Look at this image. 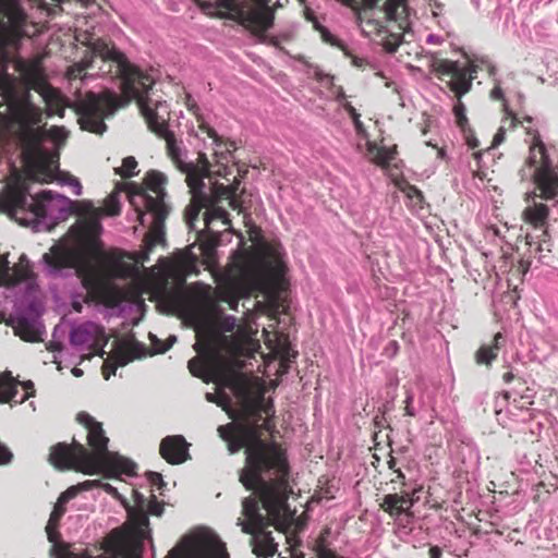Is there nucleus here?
Wrapping results in <instances>:
<instances>
[{
	"label": "nucleus",
	"instance_id": "2eb2a0df",
	"mask_svg": "<svg viewBox=\"0 0 558 558\" xmlns=\"http://www.w3.org/2000/svg\"><path fill=\"white\" fill-rule=\"evenodd\" d=\"M96 482L97 481H85L77 485H73L59 496L46 526L48 541L52 544L50 550L51 555L57 556V558H63L66 549L65 545L60 542V533L58 532L59 521L66 510L65 505L80 492L92 489Z\"/></svg>",
	"mask_w": 558,
	"mask_h": 558
},
{
	"label": "nucleus",
	"instance_id": "ddd939ff",
	"mask_svg": "<svg viewBox=\"0 0 558 558\" xmlns=\"http://www.w3.org/2000/svg\"><path fill=\"white\" fill-rule=\"evenodd\" d=\"M166 558H230L226 544L217 535L198 538L186 537L173 547Z\"/></svg>",
	"mask_w": 558,
	"mask_h": 558
},
{
	"label": "nucleus",
	"instance_id": "4468645a",
	"mask_svg": "<svg viewBox=\"0 0 558 558\" xmlns=\"http://www.w3.org/2000/svg\"><path fill=\"white\" fill-rule=\"evenodd\" d=\"M96 482L97 481H85L77 485H73L59 496L46 526L48 541L52 544L50 550L51 555L57 556V558H63L66 549L65 545L60 542V533L58 532L59 521L66 510L65 505L80 492L92 489Z\"/></svg>",
	"mask_w": 558,
	"mask_h": 558
},
{
	"label": "nucleus",
	"instance_id": "4d7b16f0",
	"mask_svg": "<svg viewBox=\"0 0 558 558\" xmlns=\"http://www.w3.org/2000/svg\"><path fill=\"white\" fill-rule=\"evenodd\" d=\"M13 459L10 449L0 441V464H9Z\"/></svg>",
	"mask_w": 558,
	"mask_h": 558
},
{
	"label": "nucleus",
	"instance_id": "72a5a7b5",
	"mask_svg": "<svg viewBox=\"0 0 558 558\" xmlns=\"http://www.w3.org/2000/svg\"><path fill=\"white\" fill-rule=\"evenodd\" d=\"M239 181H235L230 186H217L216 194L218 196H225L229 199V204L233 209H238L241 207V202L238 199L236 191L239 189Z\"/></svg>",
	"mask_w": 558,
	"mask_h": 558
},
{
	"label": "nucleus",
	"instance_id": "6e6d98bb",
	"mask_svg": "<svg viewBox=\"0 0 558 558\" xmlns=\"http://www.w3.org/2000/svg\"><path fill=\"white\" fill-rule=\"evenodd\" d=\"M259 409L263 411L266 415H274L275 409H274V402L271 399L265 400L264 396L262 395L259 398Z\"/></svg>",
	"mask_w": 558,
	"mask_h": 558
},
{
	"label": "nucleus",
	"instance_id": "20e7f679",
	"mask_svg": "<svg viewBox=\"0 0 558 558\" xmlns=\"http://www.w3.org/2000/svg\"><path fill=\"white\" fill-rule=\"evenodd\" d=\"M0 93L9 99L14 126H17V130L13 128L12 141L24 142L41 160L49 158L52 162L54 155L48 154L41 147V142L45 137H50L56 144L63 143L68 137L65 129L59 126H53L49 131L40 128L36 129L41 121V110L32 102L29 90H26L23 95L20 94L14 76H0ZM56 158H58L57 155Z\"/></svg>",
	"mask_w": 558,
	"mask_h": 558
},
{
	"label": "nucleus",
	"instance_id": "5701e85b",
	"mask_svg": "<svg viewBox=\"0 0 558 558\" xmlns=\"http://www.w3.org/2000/svg\"><path fill=\"white\" fill-rule=\"evenodd\" d=\"M264 265L267 271L276 279H281L287 271V265L283 255L278 247L267 246L265 248Z\"/></svg>",
	"mask_w": 558,
	"mask_h": 558
},
{
	"label": "nucleus",
	"instance_id": "5fc2aeb1",
	"mask_svg": "<svg viewBox=\"0 0 558 558\" xmlns=\"http://www.w3.org/2000/svg\"><path fill=\"white\" fill-rule=\"evenodd\" d=\"M111 558H142L141 549L133 548L130 550L120 549L118 554L113 555Z\"/></svg>",
	"mask_w": 558,
	"mask_h": 558
},
{
	"label": "nucleus",
	"instance_id": "423d86ee",
	"mask_svg": "<svg viewBox=\"0 0 558 558\" xmlns=\"http://www.w3.org/2000/svg\"><path fill=\"white\" fill-rule=\"evenodd\" d=\"M72 204L66 196L49 190L32 195L26 184L12 186L5 201L7 209L13 218L17 219L21 213H29L35 220L64 219Z\"/></svg>",
	"mask_w": 558,
	"mask_h": 558
},
{
	"label": "nucleus",
	"instance_id": "69168bd1",
	"mask_svg": "<svg viewBox=\"0 0 558 558\" xmlns=\"http://www.w3.org/2000/svg\"><path fill=\"white\" fill-rule=\"evenodd\" d=\"M505 134H506L505 129L502 126L499 128L498 132L494 136L492 147H496V146L500 145L505 141Z\"/></svg>",
	"mask_w": 558,
	"mask_h": 558
},
{
	"label": "nucleus",
	"instance_id": "0e129e2a",
	"mask_svg": "<svg viewBox=\"0 0 558 558\" xmlns=\"http://www.w3.org/2000/svg\"><path fill=\"white\" fill-rule=\"evenodd\" d=\"M317 558H338V556L329 548V547H322L320 549L316 550Z\"/></svg>",
	"mask_w": 558,
	"mask_h": 558
},
{
	"label": "nucleus",
	"instance_id": "a18cd8bd",
	"mask_svg": "<svg viewBox=\"0 0 558 558\" xmlns=\"http://www.w3.org/2000/svg\"><path fill=\"white\" fill-rule=\"evenodd\" d=\"M236 319L232 315L221 316L217 323L218 329L222 332H231L235 328Z\"/></svg>",
	"mask_w": 558,
	"mask_h": 558
},
{
	"label": "nucleus",
	"instance_id": "a878e982",
	"mask_svg": "<svg viewBox=\"0 0 558 558\" xmlns=\"http://www.w3.org/2000/svg\"><path fill=\"white\" fill-rule=\"evenodd\" d=\"M187 367L194 377L202 378L205 383H217L220 380H228L221 374L220 369H216L211 373L206 372L204 364L197 357L190 360L187 363Z\"/></svg>",
	"mask_w": 558,
	"mask_h": 558
},
{
	"label": "nucleus",
	"instance_id": "0eeeda50",
	"mask_svg": "<svg viewBox=\"0 0 558 558\" xmlns=\"http://www.w3.org/2000/svg\"><path fill=\"white\" fill-rule=\"evenodd\" d=\"M519 174L522 180H532L539 191L538 196L543 199H554L558 197V163H556L543 143L541 135L536 133L530 147V155L526 165ZM527 201L537 196L533 191L526 194Z\"/></svg>",
	"mask_w": 558,
	"mask_h": 558
},
{
	"label": "nucleus",
	"instance_id": "79ce46f5",
	"mask_svg": "<svg viewBox=\"0 0 558 558\" xmlns=\"http://www.w3.org/2000/svg\"><path fill=\"white\" fill-rule=\"evenodd\" d=\"M466 108L464 104L461 101V99H458V102L453 107V113L457 120V124L459 128L464 130L465 125L468 124V118L465 114Z\"/></svg>",
	"mask_w": 558,
	"mask_h": 558
},
{
	"label": "nucleus",
	"instance_id": "603ef678",
	"mask_svg": "<svg viewBox=\"0 0 558 558\" xmlns=\"http://www.w3.org/2000/svg\"><path fill=\"white\" fill-rule=\"evenodd\" d=\"M147 480L149 481V483L153 485V486H156L157 489H161L163 486H166V483L161 476L160 473H157V472H148L147 473Z\"/></svg>",
	"mask_w": 558,
	"mask_h": 558
},
{
	"label": "nucleus",
	"instance_id": "680f3d73",
	"mask_svg": "<svg viewBox=\"0 0 558 558\" xmlns=\"http://www.w3.org/2000/svg\"><path fill=\"white\" fill-rule=\"evenodd\" d=\"M490 97L493 99L501 100L504 99V90L500 87V81L495 78V87L490 92Z\"/></svg>",
	"mask_w": 558,
	"mask_h": 558
},
{
	"label": "nucleus",
	"instance_id": "bf43d9fd",
	"mask_svg": "<svg viewBox=\"0 0 558 558\" xmlns=\"http://www.w3.org/2000/svg\"><path fill=\"white\" fill-rule=\"evenodd\" d=\"M399 3L393 0H387L385 3V11L387 13V16L390 20H396L397 10H398Z\"/></svg>",
	"mask_w": 558,
	"mask_h": 558
},
{
	"label": "nucleus",
	"instance_id": "6e6552de",
	"mask_svg": "<svg viewBox=\"0 0 558 558\" xmlns=\"http://www.w3.org/2000/svg\"><path fill=\"white\" fill-rule=\"evenodd\" d=\"M40 315L41 304L36 296V291L31 284H25L23 293L16 296L14 301L13 310L7 324L23 340L36 342L40 340V336L44 332Z\"/></svg>",
	"mask_w": 558,
	"mask_h": 558
},
{
	"label": "nucleus",
	"instance_id": "49530a36",
	"mask_svg": "<svg viewBox=\"0 0 558 558\" xmlns=\"http://www.w3.org/2000/svg\"><path fill=\"white\" fill-rule=\"evenodd\" d=\"M404 403L405 415L416 416L417 413L421 411L418 407L414 405V395L411 390H407Z\"/></svg>",
	"mask_w": 558,
	"mask_h": 558
},
{
	"label": "nucleus",
	"instance_id": "37998d69",
	"mask_svg": "<svg viewBox=\"0 0 558 558\" xmlns=\"http://www.w3.org/2000/svg\"><path fill=\"white\" fill-rule=\"evenodd\" d=\"M59 182L62 185H70V186H72L73 193L76 196H80L82 194V192H83V189H82V185H81L78 179L73 177V175L64 174V175L59 178Z\"/></svg>",
	"mask_w": 558,
	"mask_h": 558
},
{
	"label": "nucleus",
	"instance_id": "13d9d810",
	"mask_svg": "<svg viewBox=\"0 0 558 558\" xmlns=\"http://www.w3.org/2000/svg\"><path fill=\"white\" fill-rule=\"evenodd\" d=\"M202 130H204V131L207 133V135H208L210 138H213L214 145H215L216 147H220V146H221V144H222V140H221V137L218 135L217 131H216L214 128H211V126H209V125H204V126H202Z\"/></svg>",
	"mask_w": 558,
	"mask_h": 558
},
{
	"label": "nucleus",
	"instance_id": "1a4fd4ad",
	"mask_svg": "<svg viewBox=\"0 0 558 558\" xmlns=\"http://www.w3.org/2000/svg\"><path fill=\"white\" fill-rule=\"evenodd\" d=\"M117 108L118 97L114 92H88L75 100L81 129L96 134L106 132L107 125L104 120L113 116Z\"/></svg>",
	"mask_w": 558,
	"mask_h": 558
},
{
	"label": "nucleus",
	"instance_id": "dca6fc26",
	"mask_svg": "<svg viewBox=\"0 0 558 558\" xmlns=\"http://www.w3.org/2000/svg\"><path fill=\"white\" fill-rule=\"evenodd\" d=\"M145 355V347L140 342H133L128 345L126 342L118 340L113 342L112 354L102 365V375L108 380L119 366H125L134 359Z\"/></svg>",
	"mask_w": 558,
	"mask_h": 558
},
{
	"label": "nucleus",
	"instance_id": "393cba45",
	"mask_svg": "<svg viewBox=\"0 0 558 558\" xmlns=\"http://www.w3.org/2000/svg\"><path fill=\"white\" fill-rule=\"evenodd\" d=\"M505 343V336L497 332L494 336L492 344H483L475 353V361L477 364L489 365L498 355V352Z\"/></svg>",
	"mask_w": 558,
	"mask_h": 558
},
{
	"label": "nucleus",
	"instance_id": "c85d7f7f",
	"mask_svg": "<svg viewBox=\"0 0 558 558\" xmlns=\"http://www.w3.org/2000/svg\"><path fill=\"white\" fill-rule=\"evenodd\" d=\"M69 333L70 329L66 324L56 325L47 349L51 352H61L63 350V342L69 338Z\"/></svg>",
	"mask_w": 558,
	"mask_h": 558
},
{
	"label": "nucleus",
	"instance_id": "aec40b11",
	"mask_svg": "<svg viewBox=\"0 0 558 558\" xmlns=\"http://www.w3.org/2000/svg\"><path fill=\"white\" fill-rule=\"evenodd\" d=\"M158 244H166L165 221L153 219L149 226V231L144 239L143 250L134 252L132 259L136 264L144 265L145 263L149 262L150 253Z\"/></svg>",
	"mask_w": 558,
	"mask_h": 558
},
{
	"label": "nucleus",
	"instance_id": "e2e57ef3",
	"mask_svg": "<svg viewBox=\"0 0 558 558\" xmlns=\"http://www.w3.org/2000/svg\"><path fill=\"white\" fill-rule=\"evenodd\" d=\"M402 501H400V505H402L405 510H411V508L414 506V504L418 500V498H410L409 494L400 495Z\"/></svg>",
	"mask_w": 558,
	"mask_h": 558
},
{
	"label": "nucleus",
	"instance_id": "c03bdc74",
	"mask_svg": "<svg viewBox=\"0 0 558 558\" xmlns=\"http://www.w3.org/2000/svg\"><path fill=\"white\" fill-rule=\"evenodd\" d=\"M343 109L352 118L353 124H354V128H355L356 132L357 133L364 132V126H363L362 121L360 120V113L356 111V109L350 102H344L343 104Z\"/></svg>",
	"mask_w": 558,
	"mask_h": 558
},
{
	"label": "nucleus",
	"instance_id": "a19ab883",
	"mask_svg": "<svg viewBox=\"0 0 558 558\" xmlns=\"http://www.w3.org/2000/svg\"><path fill=\"white\" fill-rule=\"evenodd\" d=\"M137 167V161L134 157H125L122 161V167L118 173L123 178H131L134 175V170Z\"/></svg>",
	"mask_w": 558,
	"mask_h": 558
},
{
	"label": "nucleus",
	"instance_id": "4be33fe9",
	"mask_svg": "<svg viewBox=\"0 0 558 558\" xmlns=\"http://www.w3.org/2000/svg\"><path fill=\"white\" fill-rule=\"evenodd\" d=\"M252 535L251 545L253 547V553L257 557H271L277 551V544L271 535V532L265 531V527L260 530H255L253 533H248Z\"/></svg>",
	"mask_w": 558,
	"mask_h": 558
},
{
	"label": "nucleus",
	"instance_id": "052dcab7",
	"mask_svg": "<svg viewBox=\"0 0 558 558\" xmlns=\"http://www.w3.org/2000/svg\"><path fill=\"white\" fill-rule=\"evenodd\" d=\"M232 430H233V424L232 423L227 424V425H221V426L218 427L219 436L225 441H228L232 437L231 436Z\"/></svg>",
	"mask_w": 558,
	"mask_h": 558
},
{
	"label": "nucleus",
	"instance_id": "f704fd0d",
	"mask_svg": "<svg viewBox=\"0 0 558 558\" xmlns=\"http://www.w3.org/2000/svg\"><path fill=\"white\" fill-rule=\"evenodd\" d=\"M15 281L10 263L0 255V287H13Z\"/></svg>",
	"mask_w": 558,
	"mask_h": 558
},
{
	"label": "nucleus",
	"instance_id": "774afa93",
	"mask_svg": "<svg viewBox=\"0 0 558 558\" xmlns=\"http://www.w3.org/2000/svg\"><path fill=\"white\" fill-rule=\"evenodd\" d=\"M429 558H441L442 549L439 546H432L428 551Z\"/></svg>",
	"mask_w": 558,
	"mask_h": 558
},
{
	"label": "nucleus",
	"instance_id": "f03ea898",
	"mask_svg": "<svg viewBox=\"0 0 558 558\" xmlns=\"http://www.w3.org/2000/svg\"><path fill=\"white\" fill-rule=\"evenodd\" d=\"M227 442L230 453L245 448V466L240 472V482L246 489L256 488L265 510L278 517L283 504L280 493L287 486L290 473L286 451L276 444L262 440L255 426L243 427L240 437H231Z\"/></svg>",
	"mask_w": 558,
	"mask_h": 558
},
{
	"label": "nucleus",
	"instance_id": "de8ad7c7",
	"mask_svg": "<svg viewBox=\"0 0 558 558\" xmlns=\"http://www.w3.org/2000/svg\"><path fill=\"white\" fill-rule=\"evenodd\" d=\"M96 481H97L96 484L92 488L99 486L106 493H108L109 495H111L112 497H114L116 499L120 500L122 504L125 505V499L123 498V496L121 494H119V492L116 487H113L111 484L102 483L99 480H96Z\"/></svg>",
	"mask_w": 558,
	"mask_h": 558
},
{
	"label": "nucleus",
	"instance_id": "9d476101",
	"mask_svg": "<svg viewBox=\"0 0 558 558\" xmlns=\"http://www.w3.org/2000/svg\"><path fill=\"white\" fill-rule=\"evenodd\" d=\"M166 183L167 177L162 172L150 170L145 175L144 184L155 196L142 189L132 194L131 203L136 207L142 226H145L146 214H150L154 220L166 221L168 218L171 205L163 187Z\"/></svg>",
	"mask_w": 558,
	"mask_h": 558
},
{
	"label": "nucleus",
	"instance_id": "3c124183",
	"mask_svg": "<svg viewBox=\"0 0 558 558\" xmlns=\"http://www.w3.org/2000/svg\"><path fill=\"white\" fill-rule=\"evenodd\" d=\"M198 214H199V207L190 206L189 208H186V214H185L186 223H187L189 228L192 230H195V221L198 218Z\"/></svg>",
	"mask_w": 558,
	"mask_h": 558
},
{
	"label": "nucleus",
	"instance_id": "f257e3e1",
	"mask_svg": "<svg viewBox=\"0 0 558 558\" xmlns=\"http://www.w3.org/2000/svg\"><path fill=\"white\" fill-rule=\"evenodd\" d=\"M87 47L88 50L81 61L69 66L66 71L69 80L80 77L85 81L89 76L87 74L81 76V74L85 70L96 66L98 75H110L117 78L122 94L129 99L137 100L150 131L166 140L168 153L179 170L186 174V183L193 194H205L204 175L194 162H187L183 159V150L177 143L174 134L169 130L165 116L158 111L165 106L161 102L153 104V100L148 97V90L151 88L154 80L138 66L131 63L128 57L114 45H110L104 39L90 40Z\"/></svg>",
	"mask_w": 558,
	"mask_h": 558
},
{
	"label": "nucleus",
	"instance_id": "bb28decb",
	"mask_svg": "<svg viewBox=\"0 0 558 558\" xmlns=\"http://www.w3.org/2000/svg\"><path fill=\"white\" fill-rule=\"evenodd\" d=\"M468 74L469 70L461 68L449 82V87L456 94L458 99H461V97L472 88V81L474 80V76L470 75V77H468Z\"/></svg>",
	"mask_w": 558,
	"mask_h": 558
},
{
	"label": "nucleus",
	"instance_id": "f3484780",
	"mask_svg": "<svg viewBox=\"0 0 558 558\" xmlns=\"http://www.w3.org/2000/svg\"><path fill=\"white\" fill-rule=\"evenodd\" d=\"M255 496H248L242 501V513L247 519L246 521L238 519L236 525L241 527L243 533H253L255 530H260L268 525V520L259 511V501L264 506V501L256 488L252 489Z\"/></svg>",
	"mask_w": 558,
	"mask_h": 558
},
{
	"label": "nucleus",
	"instance_id": "e433bc0d",
	"mask_svg": "<svg viewBox=\"0 0 558 558\" xmlns=\"http://www.w3.org/2000/svg\"><path fill=\"white\" fill-rule=\"evenodd\" d=\"M305 17L307 21L313 22L315 29L319 31L325 41L336 45V38L324 26L319 24L314 12L311 9L305 10Z\"/></svg>",
	"mask_w": 558,
	"mask_h": 558
},
{
	"label": "nucleus",
	"instance_id": "2f4dec72",
	"mask_svg": "<svg viewBox=\"0 0 558 558\" xmlns=\"http://www.w3.org/2000/svg\"><path fill=\"white\" fill-rule=\"evenodd\" d=\"M88 215V230L93 235H98L102 231L101 218L104 217V213L101 208H96L93 204H88L87 208Z\"/></svg>",
	"mask_w": 558,
	"mask_h": 558
},
{
	"label": "nucleus",
	"instance_id": "ea45409f",
	"mask_svg": "<svg viewBox=\"0 0 558 558\" xmlns=\"http://www.w3.org/2000/svg\"><path fill=\"white\" fill-rule=\"evenodd\" d=\"M150 340L155 353H165L177 342V337L170 336L167 343H162L155 335H150Z\"/></svg>",
	"mask_w": 558,
	"mask_h": 558
},
{
	"label": "nucleus",
	"instance_id": "412c9836",
	"mask_svg": "<svg viewBox=\"0 0 558 558\" xmlns=\"http://www.w3.org/2000/svg\"><path fill=\"white\" fill-rule=\"evenodd\" d=\"M10 75L5 69L0 71V76ZM14 119L9 108V99L0 93V149L9 147L12 143Z\"/></svg>",
	"mask_w": 558,
	"mask_h": 558
},
{
	"label": "nucleus",
	"instance_id": "338daca9",
	"mask_svg": "<svg viewBox=\"0 0 558 558\" xmlns=\"http://www.w3.org/2000/svg\"><path fill=\"white\" fill-rule=\"evenodd\" d=\"M315 77L317 81H319L322 83L326 82V83L332 84V81H333L332 76H330L329 74L323 73L319 69L315 70Z\"/></svg>",
	"mask_w": 558,
	"mask_h": 558
},
{
	"label": "nucleus",
	"instance_id": "c756f323",
	"mask_svg": "<svg viewBox=\"0 0 558 558\" xmlns=\"http://www.w3.org/2000/svg\"><path fill=\"white\" fill-rule=\"evenodd\" d=\"M413 518V512L405 509L393 518L396 524V533L400 538L410 535L412 531Z\"/></svg>",
	"mask_w": 558,
	"mask_h": 558
},
{
	"label": "nucleus",
	"instance_id": "6ab92c4d",
	"mask_svg": "<svg viewBox=\"0 0 558 558\" xmlns=\"http://www.w3.org/2000/svg\"><path fill=\"white\" fill-rule=\"evenodd\" d=\"M134 501L135 507H126L128 517L134 534L141 539H145L150 537L149 519L145 511L146 497L138 492H134Z\"/></svg>",
	"mask_w": 558,
	"mask_h": 558
},
{
	"label": "nucleus",
	"instance_id": "cd10ccee",
	"mask_svg": "<svg viewBox=\"0 0 558 558\" xmlns=\"http://www.w3.org/2000/svg\"><path fill=\"white\" fill-rule=\"evenodd\" d=\"M11 372H4L0 375V403L12 401L17 395V386Z\"/></svg>",
	"mask_w": 558,
	"mask_h": 558
},
{
	"label": "nucleus",
	"instance_id": "864d4df0",
	"mask_svg": "<svg viewBox=\"0 0 558 558\" xmlns=\"http://www.w3.org/2000/svg\"><path fill=\"white\" fill-rule=\"evenodd\" d=\"M22 386L26 390V392L22 396V398L20 400L15 401V403H23L28 398L35 396L34 383L32 380H26V381L22 383Z\"/></svg>",
	"mask_w": 558,
	"mask_h": 558
},
{
	"label": "nucleus",
	"instance_id": "f8f14e48",
	"mask_svg": "<svg viewBox=\"0 0 558 558\" xmlns=\"http://www.w3.org/2000/svg\"><path fill=\"white\" fill-rule=\"evenodd\" d=\"M43 271L52 280L78 277L81 272L80 258L71 248L53 245L41 257Z\"/></svg>",
	"mask_w": 558,
	"mask_h": 558
},
{
	"label": "nucleus",
	"instance_id": "c9c22d12",
	"mask_svg": "<svg viewBox=\"0 0 558 558\" xmlns=\"http://www.w3.org/2000/svg\"><path fill=\"white\" fill-rule=\"evenodd\" d=\"M104 216H118L121 210L120 199H119V193L113 192L111 193L105 201V207L101 208Z\"/></svg>",
	"mask_w": 558,
	"mask_h": 558
},
{
	"label": "nucleus",
	"instance_id": "58836bf2",
	"mask_svg": "<svg viewBox=\"0 0 558 558\" xmlns=\"http://www.w3.org/2000/svg\"><path fill=\"white\" fill-rule=\"evenodd\" d=\"M397 154V147H379L376 154V162L380 166L389 165L395 158Z\"/></svg>",
	"mask_w": 558,
	"mask_h": 558
},
{
	"label": "nucleus",
	"instance_id": "a211bd4d",
	"mask_svg": "<svg viewBox=\"0 0 558 558\" xmlns=\"http://www.w3.org/2000/svg\"><path fill=\"white\" fill-rule=\"evenodd\" d=\"M190 444L182 435L165 437L160 442V454L170 464H180L189 460Z\"/></svg>",
	"mask_w": 558,
	"mask_h": 558
},
{
	"label": "nucleus",
	"instance_id": "b1692460",
	"mask_svg": "<svg viewBox=\"0 0 558 558\" xmlns=\"http://www.w3.org/2000/svg\"><path fill=\"white\" fill-rule=\"evenodd\" d=\"M549 215V208L547 205L533 203L529 205L524 211V220L532 225L535 229L544 230L547 226V219Z\"/></svg>",
	"mask_w": 558,
	"mask_h": 558
},
{
	"label": "nucleus",
	"instance_id": "39448f33",
	"mask_svg": "<svg viewBox=\"0 0 558 558\" xmlns=\"http://www.w3.org/2000/svg\"><path fill=\"white\" fill-rule=\"evenodd\" d=\"M270 0H209L203 2V9L211 15L227 17L239 22L250 29L263 41L278 47L291 39V33H281L277 36H267L265 32L274 24V11Z\"/></svg>",
	"mask_w": 558,
	"mask_h": 558
},
{
	"label": "nucleus",
	"instance_id": "09e8293b",
	"mask_svg": "<svg viewBox=\"0 0 558 558\" xmlns=\"http://www.w3.org/2000/svg\"><path fill=\"white\" fill-rule=\"evenodd\" d=\"M147 515L153 514L160 517L163 513V504L159 502L157 498L151 495V499L149 500L147 505V510H145Z\"/></svg>",
	"mask_w": 558,
	"mask_h": 558
},
{
	"label": "nucleus",
	"instance_id": "7c9ffc66",
	"mask_svg": "<svg viewBox=\"0 0 558 558\" xmlns=\"http://www.w3.org/2000/svg\"><path fill=\"white\" fill-rule=\"evenodd\" d=\"M215 220H220L226 227L231 223L228 211L221 207H211L204 213V223L206 229H209L210 225Z\"/></svg>",
	"mask_w": 558,
	"mask_h": 558
},
{
	"label": "nucleus",
	"instance_id": "8fccbe9b",
	"mask_svg": "<svg viewBox=\"0 0 558 558\" xmlns=\"http://www.w3.org/2000/svg\"><path fill=\"white\" fill-rule=\"evenodd\" d=\"M462 66H460V64L457 62V61H444L439 69L440 71L444 73V74H450L451 76L456 75Z\"/></svg>",
	"mask_w": 558,
	"mask_h": 558
},
{
	"label": "nucleus",
	"instance_id": "4c0bfd02",
	"mask_svg": "<svg viewBox=\"0 0 558 558\" xmlns=\"http://www.w3.org/2000/svg\"><path fill=\"white\" fill-rule=\"evenodd\" d=\"M547 236H548V232L546 229L542 230L541 236H534L532 234H527L525 236V240H526V245H529V247H530V252L532 253L533 251H535V254L541 253L544 250L543 244L547 243V240H546Z\"/></svg>",
	"mask_w": 558,
	"mask_h": 558
},
{
	"label": "nucleus",
	"instance_id": "7ed1b4c3",
	"mask_svg": "<svg viewBox=\"0 0 558 558\" xmlns=\"http://www.w3.org/2000/svg\"><path fill=\"white\" fill-rule=\"evenodd\" d=\"M76 418L87 429V440L93 452L76 440L71 445L59 442L51 448V464L59 470L73 469L85 474L105 472L109 477L136 474L137 465L134 461L108 450L109 438L101 423L86 412H80Z\"/></svg>",
	"mask_w": 558,
	"mask_h": 558
},
{
	"label": "nucleus",
	"instance_id": "9b49d317",
	"mask_svg": "<svg viewBox=\"0 0 558 558\" xmlns=\"http://www.w3.org/2000/svg\"><path fill=\"white\" fill-rule=\"evenodd\" d=\"M69 340L75 351L83 356L92 357L106 354L105 347L109 341V337L101 325L94 322H85L71 326Z\"/></svg>",
	"mask_w": 558,
	"mask_h": 558
},
{
	"label": "nucleus",
	"instance_id": "473e14b6",
	"mask_svg": "<svg viewBox=\"0 0 558 558\" xmlns=\"http://www.w3.org/2000/svg\"><path fill=\"white\" fill-rule=\"evenodd\" d=\"M402 501L401 496L398 494H388L384 497L383 509L389 513L390 517L395 518L400 514L405 508L400 505Z\"/></svg>",
	"mask_w": 558,
	"mask_h": 558
}]
</instances>
